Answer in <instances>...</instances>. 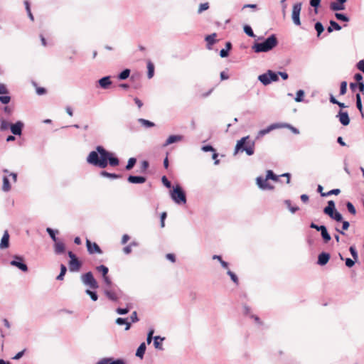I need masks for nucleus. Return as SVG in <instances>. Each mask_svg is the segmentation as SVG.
Returning <instances> with one entry per match:
<instances>
[{
	"instance_id": "obj_1",
	"label": "nucleus",
	"mask_w": 364,
	"mask_h": 364,
	"mask_svg": "<svg viewBox=\"0 0 364 364\" xmlns=\"http://www.w3.org/2000/svg\"><path fill=\"white\" fill-rule=\"evenodd\" d=\"M87 162L94 166L105 168L109 164L111 166H117L119 164V160L116 155L105 149L102 146H97L95 150L88 154Z\"/></svg>"
},
{
	"instance_id": "obj_2",
	"label": "nucleus",
	"mask_w": 364,
	"mask_h": 364,
	"mask_svg": "<svg viewBox=\"0 0 364 364\" xmlns=\"http://www.w3.org/2000/svg\"><path fill=\"white\" fill-rule=\"evenodd\" d=\"M278 44V40L275 34H272L262 42H255L252 49L257 53H267L275 48Z\"/></svg>"
},
{
	"instance_id": "obj_3",
	"label": "nucleus",
	"mask_w": 364,
	"mask_h": 364,
	"mask_svg": "<svg viewBox=\"0 0 364 364\" xmlns=\"http://www.w3.org/2000/svg\"><path fill=\"white\" fill-rule=\"evenodd\" d=\"M255 141L250 139V136H244L237 141L234 154L245 151L247 156H252L255 153Z\"/></svg>"
},
{
	"instance_id": "obj_4",
	"label": "nucleus",
	"mask_w": 364,
	"mask_h": 364,
	"mask_svg": "<svg viewBox=\"0 0 364 364\" xmlns=\"http://www.w3.org/2000/svg\"><path fill=\"white\" fill-rule=\"evenodd\" d=\"M171 198L178 205L186 204L187 201L186 193L180 185L173 187V190L171 191Z\"/></svg>"
},
{
	"instance_id": "obj_5",
	"label": "nucleus",
	"mask_w": 364,
	"mask_h": 364,
	"mask_svg": "<svg viewBox=\"0 0 364 364\" xmlns=\"http://www.w3.org/2000/svg\"><path fill=\"white\" fill-rule=\"evenodd\" d=\"M323 213L336 222H341L343 220L342 215L336 209L333 200L328 201L327 206L323 209Z\"/></svg>"
},
{
	"instance_id": "obj_6",
	"label": "nucleus",
	"mask_w": 364,
	"mask_h": 364,
	"mask_svg": "<svg viewBox=\"0 0 364 364\" xmlns=\"http://www.w3.org/2000/svg\"><path fill=\"white\" fill-rule=\"evenodd\" d=\"M258 80L264 85H268L272 82H277L279 80V72H274L268 70L266 73L258 76Z\"/></svg>"
},
{
	"instance_id": "obj_7",
	"label": "nucleus",
	"mask_w": 364,
	"mask_h": 364,
	"mask_svg": "<svg viewBox=\"0 0 364 364\" xmlns=\"http://www.w3.org/2000/svg\"><path fill=\"white\" fill-rule=\"evenodd\" d=\"M80 279L84 285L89 287L90 289H96L99 287L92 272H87L82 274Z\"/></svg>"
},
{
	"instance_id": "obj_8",
	"label": "nucleus",
	"mask_w": 364,
	"mask_h": 364,
	"mask_svg": "<svg viewBox=\"0 0 364 364\" xmlns=\"http://www.w3.org/2000/svg\"><path fill=\"white\" fill-rule=\"evenodd\" d=\"M12 260L10 261L11 266L16 267L18 269L23 272H26L28 270V266L24 261V258L18 255H15L12 257Z\"/></svg>"
},
{
	"instance_id": "obj_9",
	"label": "nucleus",
	"mask_w": 364,
	"mask_h": 364,
	"mask_svg": "<svg viewBox=\"0 0 364 364\" xmlns=\"http://www.w3.org/2000/svg\"><path fill=\"white\" fill-rule=\"evenodd\" d=\"M301 6L302 4L301 2H297L294 4L292 6L291 19L294 24L297 26H301V23L300 20Z\"/></svg>"
},
{
	"instance_id": "obj_10",
	"label": "nucleus",
	"mask_w": 364,
	"mask_h": 364,
	"mask_svg": "<svg viewBox=\"0 0 364 364\" xmlns=\"http://www.w3.org/2000/svg\"><path fill=\"white\" fill-rule=\"evenodd\" d=\"M309 226L311 228L321 232V237L325 243H328L331 240V237L325 225H318L314 223H311Z\"/></svg>"
},
{
	"instance_id": "obj_11",
	"label": "nucleus",
	"mask_w": 364,
	"mask_h": 364,
	"mask_svg": "<svg viewBox=\"0 0 364 364\" xmlns=\"http://www.w3.org/2000/svg\"><path fill=\"white\" fill-rule=\"evenodd\" d=\"M24 127V123L21 121H17L15 123H11L10 130L14 135L21 136Z\"/></svg>"
},
{
	"instance_id": "obj_12",
	"label": "nucleus",
	"mask_w": 364,
	"mask_h": 364,
	"mask_svg": "<svg viewBox=\"0 0 364 364\" xmlns=\"http://www.w3.org/2000/svg\"><path fill=\"white\" fill-rule=\"evenodd\" d=\"M86 246L87 249V252L90 255L93 254H102V250L100 247V246L96 242H92L90 240L87 239L86 240Z\"/></svg>"
},
{
	"instance_id": "obj_13",
	"label": "nucleus",
	"mask_w": 364,
	"mask_h": 364,
	"mask_svg": "<svg viewBox=\"0 0 364 364\" xmlns=\"http://www.w3.org/2000/svg\"><path fill=\"white\" fill-rule=\"evenodd\" d=\"M104 293L106 296L112 301H117L119 299L122 297V293L121 291L116 292L110 288H105Z\"/></svg>"
},
{
	"instance_id": "obj_14",
	"label": "nucleus",
	"mask_w": 364,
	"mask_h": 364,
	"mask_svg": "<svg viewBox=\"0 0 364 364\" xmlns=\"http://www.w3.org/2000/svg\"><path fill=\"white\" fill-rule=\"evenodd\" d=\"M280 127L281 126L279 125V123L272 124L269 126H268L267 128L259 131V132L257 133V135L256 136V139H258L262 137L263 136L266 135L267 134L269 133L271 131L276 129H279Z\"/></svg>"
},
{
	"instance_id": "obj_15",
	"label": "nucleus",
	"mask_w": 364,
	"mask_h": 364,
	"mask_svg": "<svg viewBox=\"0 0 364 364\" xmlns=\"http://www.w3.org/2000/svg\"><path fill=\"white\" fill-rule=\"evenodd\" d=\"M346 1L347 0H336L330 4V9L333 11H343L346 9Z\"/></svg>"
},
{
	"instance_id": "obj_16",
	"label": "nucleus",
	"mask_w": 364,
	"mask_h": 364,
	"mask_svg": "<svg viewBox=\"0 0 364 364\" xmlns=\"http://www.w3.org/2000/svg\"><path fill=\"white\" fill-rule=\"evenodd\" d=\"M256 181L258 187L262 190H272L274 188L267 182V178H263L262 177L259 176L257 178Z\"/></svg>"
},
{
	"instance_id": "obj_17",
	"label": "nucleus",
	"mask_w": 364,
	"mask_h": 364,
	"mask_svg": "<svg viewBox=\"0 0 364 364\" xmlns=\"http://www.w3.org/2000/svg\"><path fill=\"white\" fill-rule=\"evenodd\" d=\"M336 117L338 118L339 122L343 126H347L350 123V117L347 112L340 110L336 115Z\"/></svg>"
},
{
	"instance_id": "obj_18",
	"label": "nucleus",
	"mask_w": 364,
	"mask_h": 364,
	"mask_svg": "<svg viewBox=\"0 0 364 364\" xmlns=\"http://www.w3.org/2000/svg\"><path fill=\"white\" fill-rule=\"evenodd\" d=\"M96 364H126L123 359L113 360L111 358H104L100 360Z\"/></svg>"
},
{
	"instance_id": "obj_19",
	"label": "nucleus",
	"mask_w": 364,
	"mask_h": 364,
	"mask_svg": "<svg viewBox=\"0 0 364 364\" xmlns=\"http://www.w3.org/2000/svg\"><path fill=\"white\" fill-rule=\"evenodd\" d=\"M331 258V255L328 252H323L318 256L317 264L321 266L326 265Z\"/></svg>"
},
{
	"instance_id": "obj_20",
	"label": "nucleus",
	"mask_w": 364,
	"mask_h": 364,
	"mask_svg": "<svg viewBox=\"0 0 364 364\" xmlns=\"http://www.w3.org/2000/svg\"><path fill=\"white\" fill-rule=\"evenodd\" d=\"M127 181L131 183L140 184L145 183L146 178L142 176L129 175L127 178Z\"/></svg>"
},
{
	"instance_id": "obj_21",
	"label": "nucleus",
	"mask_w": 364,
	"mask_h": 364,
	"mask_svg": "<svg viewBox=\"0 0 364 364\" xmlns=\"http://www.w3.org/2000/svg\"><path fill=\"white\" fill-rule=\"evenodd\" d=\"M183 138L182 135H171L167 138L163 146L166 147L171 144L179 142L182 141Z\"/></svg>"
},
{
	"instance_id": "obj_22",
	"label": "nucleus",
	"mask_w": 364,
	"mask_h": 364,
	"mask_svg": "<svg viewBox=\"0 0 364 364\" xmlns=\"http://www.w3.org/2000/svg\"><path fill=\"white\" fill-rule=\"evenodd\" d=\"M65 251V245L63 242L58 240L54 244V252L55 255H62Z\"/></svg>"
},
{
	"instance_id": "obj_23",
	"label": "nucleus",
	"mask_w": 364,
	"mask_h": 364,
	"mask_svg": "<svg viewBox=\"0 0 364 364\" xmlns=\"http://www.w3.org/2000/svg\"><path fill=\"white\" fill-rule=\"evenodd\" d=\"M9 247V234L8 230H5L0 242V249L4 250Z\"/></svg>"
},
{
	"instance_id": "obj_24",
	"label": "nucleus",
	"mask_w": 364,
	"mask_h": 364,
	"mask_svg": "<svg viewBox=\"0 0 364 364\" xmlns=\"http://www.w3.org/2000/svg\"><path fill=\"white\" fill-rule=\"evenodd\" d=\"M81 266L82 263L77 258L74 260H70L69 262V269L70 272H73L79 271Z\"/></svg>"
},
{
	"instance_id": "obj_25",
	"label": "nucleus",
	"mask_w": 364,
	"mask_h": 364,
	"mask_svg": "<svg viewBox=\"0 0 364 364\" xmlns=\"http://www.w3.org/2000/svg\"><path fill=\"white\" fill-rule=\"evenodd\" d=\"M100 87L102 89H108L112 84L109 76H105L98 80Z\"/></svg>"
},
{
	"instance_id": "obj_26",
	"label": "nucleus",
	"mask_w": 364,
	"mask_h": 364,
	"mask_svg": "<svg viewBox=\"0 0 364 364\" xmlns=\"http://www.w3.org/2000/svg\"><path fill=\"white\" fill-rule=\"evenodd\" d=\"M330 26L327 28V32L328 33H332L333 31H340L342 27L334 20H330Z\"/></svg>"
},
{
	"instance_id": "obj_27",
	"label": "nucleus",
	"mask_w": 364,
	"mask_h": 364,
	"mask_svg": "<svg viewBox=\"0 0 364 364\" xmlns=\"http://www.w3.org/2000/svg\"><path fill=\"white\" fill-rule=\"evenodd\" d=\"M146 349V346L145 343H141L139 345V346L138 347V348L136 349V354H135L136 356L142 359L144 358Z\"/></svg>"
},
{
	"instance_id": "obj_28",
	"label": "nucleus",
	"mask_w": 364,
	"mask_h": 364,
	"mask_svg": "<svg viewBox=\"0 0 364 364\" xmlns=\"http://www.w3.org/2000/svg\"><path fill=\"white\" fill-rule=\"evenodd\" d=\"M165 339L164 337L160 336H156L154 337V346L155 348L159 350H163L161 342Z\"/></svg>"
},
{
	"instance_id": "obj_29",
	"label": "nucleus",
	"mask_w": 364,
	"mask_h": 364,
	"mask_svg": "<svg viewBox=\"0 0 364 364\" xmlns=\"http://www.w3.org/2000/svg\"><path fill=\"white\" fill-rule=\"evenodd\" d=\"M132 307L133 306L131 303H127L125 308L119 307L116 309V312L119 315H125L129 312Z\"/></svg>"
},
{
	"instance_id": "obj_30",
	"label": "nucleus",
	"mask_w": 364,
	"mask_h": 364,
	"mask_svg": "<svg viewBox=\"0 0 364 364\" xmlns=\"http://www.w3.org/2000/svg\"><path fill=\"white\" fill-rule=\"evenodd\" d=\"M244 32L250 37L252 38H257V36L255 35L253 30L252 27L249 25H245L243 27ZM262 37H257V40H261Z\"/></svg>"
},
{
	"instance_id": "obj_31",
	"label": "nucleus",
	"mask_w": 364,
	"mask_h": 364,
	"mask_svg": "<svg viewBox=\"0 0 364 364\" xmlns=\"http://www.w3.org/2000/svg\"><path fill=\"white\" fill-rule=\"evenodd\" d=\"M100 174L101 176L109 178L111 179H117L122 177L120 174L111 173L106 171H102Z\"/></svg>"
},
{
	"instance_id": "obj_32",
	"label": "nucleus",
	"mask_w": 364,
	"mask_h": 364,
	"mask_svg": "<svg viewBox=\"0 0 364 364\" xmlns=\"http://www.w3.org/2000/svg\"><path fill=\"white\" fill-rule=\"evenodd\" d=\"M147 77L149 79H151L154 75V65L150 60L147 62Z\"/></svg>"
},
{
	"instance_id": "obj_33",
	"label": "nucleus",
	"mask_w": 364,
	"mask_h": 364,
	"mask_svg": "<svg viewBox=\"0 0 364 364\" xmlns=\"http://www.w3.org/2000/svg\"><path fill=\"white\" fill-rule=\"evenodd\" d=\"M138 122L141 124V126L146 129L154 127L155 126L154 122L143 118L138 119Z\"/></svg>"
},
{
	"instance_id": "obj_34",
	"label": "nucleus",
	"mask_w": 364,
	"mask_h": 364,
	"mask_svg": "<svg viewBox=\"0 0 364 364\" xmlns=\"http://www.w3.org/2000/svg\"><path fill=\"white\" fill-rule=\"evenodd\" d=\"M215 37H216L215 33H212L210 35H208L205 37V40L207 42L208 48L209 49L210 48V46H213L215 43Z\"/></svg>"
},
{
	"instance_id": "obj_35",
	"label": "nucleus",
	"mask_w": 364,
	"mask_h": 364,
	"mask_svg": "<svg viewBox=\"0 0 364 364\" xmlns=\"http://www.w3.org/2000/svg\"><path fill=\"white\" fill-rule=\"evenodd\" d=\"M11 187L10 185L9 180L7 176H4L3 177V186H2V191L4 192H9L11 190Z\"/></svg>"
},
{
	"instance_id": "obj_36",
	"label": "nucleus",
	"mask_w": 364,
	"mask_h": 364,
	"mask_svg": "<svg viewBox=\"0 0 364 364\" xmlns=\"http://www.w3.org/2000/svg\"><path fill=\"white\" fill-rule=\"evenodd\" d=\"M314 28L317 33V37L319 38L321 36V33L324 31V27H323V24L321 23V22H320V21L316 22L314 24Z\"/></svg>"
},
{
	"instance_id": "obj_37",
	"label": "nucleus",
	"mask_w": 364,
	"mask_h": 364,
	"mask_svg": "<svg viewBox=\"0 0 364 364\" xmlns=\"http://www.w3.org/2000/svg\"><path fill=\"white\" fill-rule=\"evenodd\" d=\"M279 125L281 126L280 128H288L289 129H290L294 134H299V130L293 127L292 125H291L290 124H287V123H279Z\"/></svg>"
},
{
	"instance_id": "obj_38",
	"label": "nucleus",
	"mask_w": 364,
	"mask_h": 364,
	"mask_svg": "<svg viewBox=\"0 0 364 364\" xmlns=\"http://www.w3.org/2000/svg\"><path fill=\"white\" fill-rule=\"evenodd\" d=\"M355 98H356V107H357L358 109L359 110V112H360L362 117H363L362 100H361L360 93L356 94Z\"/></svg>"
},
{
	"instance_id": "obj_39",
	"label": "nucleus",
	"mask_w": 364,
	"mask_h": 364,
	"mask_svg": "<svg viewBox=\"0 0 364 364\" xmlns=\"http://www.w3.org/2000/svg\"><path fill=\"white\" fill-rule=\"evenodd\" d=\"M46 232H48V234L49 235V236L50 237V238L52 239V240L54 242H55L58 240V239L55 236V234L58 233V230H54L53 229H52L50 228H47Z\"/></svg>"
},
{
	"instance_id": "obj_40",
	"label": "nucleus",
	"mask_w": 364,
	"mask_h": 364,
	"mask_svg": "<svg viewBox=\"0 0 364 364\" xmlns=\"http://www.w3.org/2000/svg\"><path fill=\"white\" fill-rule=\"evenodd\" d=\"M130 75V70L129 69H124L123 70L119 75H118V79L120 80H126L129 77Z\"/></svg>"
},
{
	"instance_id": "obj_41",
	"label": "nucleus",
	"mask_w": 364,
	"mask_h": 364,
	"mask_svg": "<svg viewBox=\"0 0 364 364\" xmlns=\"http://www.w3.org/2000/svg\"><path fill=\"white\" fill-rule=\"evenodd\" d=\"M335 17L337 20L343 22H348L350 21L349 17L346 14L342 13H335Z\"/></svg>"
},
{
	"instance_id": "obj_42",
	"label": "nucleus",
	"mask_w": 364,
	"mask_h": 364,
	"mask_svg": "<svg viewBox=\"0 0 364 364\" xmlns=\"http://www.w3.org/2000/svg\"><path fill=\"white\" fill-rule=\"evenodd\" d=\"M96 269L98 272L101 273L102 274V277H105L106 275H107V273L109 272V269L107 267H106L105 265L104 264H101L100 266H97L96 267Z\"/></svg>"
},
{
	"instance_id": "obj_43",
	"label": "nucleus",
	"mask_w": 364,
	"mask_h": 364,
	"mask_svg": "<svg viewBox=\"0 0 364 364\" xmlns=\"http://www.w3.org/2000/svg\"><path fill=\"white\" fill-rule=\"evenodd\" d=\"M342 230H340L338 228H336V230L342 235H345L344 230H347L350 226V223L348 221L342 220Z\"/></svg>"
},
{
	"instance_id": "obj_44",
	"label": "nucleus",
	"mask_w": 364,
	"mask_h": 364,
	"mask_svg": "<svg viewBox=\"0 0 364 364\" xmlns=\"http://www.w3.org/2000/svg\"><path fill=\"white\" fill-rule=\"evenodd\" d=\"M66 272H67V267H65V265L62 264L60 265V272L57 276L56 279L57 280H63L64 276L66 274Z\"/></svg>"
},
{
	"instance_id": "obj_45",
	"label": "nucleus",
	"mask_w": 364,
	"mask_h": 364,
	"mask_svg": "<svg viewBox=\"0 0 364 364\" xmlns=\"http://www.w3.org/2000/svg\"><path fill=\"white\" fill-rule=\"evenodd\" d=\"M11 123H9V122H7L6 119H1L0 121V130L1 131H6L9 128L10 129V126H11Z\"/></svg>"
},
{
	"instance_id": "obj_46",
	"label": "nucleus",
	"mask_w": 364,
	"mask_h": 364,
	"mask_svg": "<svg viewBox=\"0 0 364 364\" xmlns=\"http://www.w3.org/2000/svg\"><path fill=\"white\" fill-rule=\"evenodd\" d=\"M136 158L132 157V158L129 159L127 164L126 165V167H125L126 170L129 171V170L132 169L133 167L134 166V165L136 164Z\"/></svg>"
},
{
	"instance_id": "obj_47",
	"label": "nucleus",
	"mask_w": 364,
	"mask_h": 364,
	"mask_svg": "<svg viewBox=\"0 0 364 364\" xmlns=\"http://www.w3.org/2000/svg\"><path fill=\"white\" fill-rule=\"evenodd\" d=\"M321 4V0H310L309 4L311 6L314 8L315 14H318V8L319 7Z\"/></svg>"
},
{
	"instance_id": "obj_48",
	"label": "nucleus",
	"mask_w": 364,
	"mask_h": 364,
	"mask_svg": "<svg viewBox=\"0 0 364 364\" xmlns=\"http://www.w3.org/2000/svg\"><path fill=\"white\" fill-rule=\"evenodd\" d=\"M304 91L303 90H299L296 93L295 101L297 102H302L304 100Z\"/></svg>"
},
{
	"instance_id": "obj_49",
	"label": "nucleus",
	"mask_w": 364,
	"mask_h": 364,
	"mask_svg": "<svg viewBox=\"0 0 364 364\" xmlns=\"http://www.w3.org/2000/svg\"><path fill=\"white\" fill-rule=\"evenodd\" d=\"M266 178L267 180L271 179L274 181H278V176L272 170H268L267 171Z\"/></svg>"
},
{
	"instance_id": "obj_50",
	"label": "nucleus",
	"mask_w": 364,
	"mask_h": 364,
	"mask_svg": "<svg viewBox=\"0 0 364 364\" xmlns=\"http://www.w3.org/2000/svg\"><path fill=\"white\" fill-rule=\"evenodd\" d=\"M85 293L90 296L93 301H96L98 299V295L96 291L86 289Z\"/></svg>"
},
{
	"instance_id": "obj_51",
	"label": "nucleus",
	"mask_w": 364,
	"mask_h": 364,
	"mask_svg": "<svg viewBox=\"0 0 364 364\" xmlns=\"http://www.w3.org/2000/svg\"><path fill=\"white\" fill-rule=\"evenodd\" d=\"M341 193V190L338 188H335L329 191L327 193H321V196L326 197L331 195H338Z\"/></svg>"
},
{
	"instance_id": "obj_52",
	"label": "nucleus",
	"mask_w": 364,
	"mask_h": 364,
	"mask_svg": "<svg viewBox=\"0 0 364 364\" xmlns=\"http://www.w3.org/2000/svg\"><path fill=\"white\" fill-rule=\"evenodd\" d=\"M227 274L228 275L230 276L231 280L236 284L237 285L239 284V279H238V277L234 273L232 272V271L230 270H228L227 271Z\"/></svg>"
},
{
	"instance_id": "obj_53",
	"label": "nucleus",
	"mask_w": 364,
	"mask_h": 364,
	"mask_svg": "<svg viewBox=\"0 0 364 364\" xmlns=\"http://www.w3.org/2000/svg\"><path fill=\"white\" fill-rule=\"evenodd\" d=\"M284 203L287 205V208L292 213H296L299 209V207H297V206H291V200H285Z\"/></svg>"
},
{
	"instance_id": "obj_54",
	"label": "nucleus",
	"mask_w": 364,
	"mask_h": 364,
	"mask_svg": "<svg viewBox=\"0 0 364 364\" xmlns=\"http://www.w3.org/2000/svg\"><path fill=\"white\" fill-rule=\"evenodd\" d=\"M349 251L350 252V255L353 257V259H354L355 261H358V254L356 248L354 246H350L349 247Z\"/></svg>"
},
{
	"instance_id": "obj_55",
	"label": "nucleus",
	"mask_w": 364,
	"mask_h": 364,
	"mask_svg": "<svg viewBox=\"0 0 364 364\" xmlns=\"http://www.w3.org/2000/svg\"><path fill=\"white\" fill-rule=\"evenodd\" d=\"M346 208H347V210H348V212L353 215H355L356 213V210H355V208L354 207V205H353V203L351 202H349L348 201L346 203Z\"/></svg>"
},
{
	"instance_id": "obj_56",
	"label": "nucleus",
	"mask_w": 364,
	"mask_h": 364,
	"mask_svg": "<svg viewBox=\"0 0 364 364\" xmlns=\"http://www.w3.org/2000/svg\"><path fill=\"white\" fill-rule=\"evenodd\" d=\"M209 9V4L208 2L200 4L199 5V8L198 10V14H201L202 12L208 10Z\"/></svg>"
},
{
	"instance_id": "obj_57",
	"label": "nucleus",
	"mask_w": 364,
	"mask_h": 364,
	"mask_svg": "<svg viewBox=\"0 0 364 364\" xmlns=\"http://www.w3.org/2000/svg\"><path fill=\"white\" fill-rule=\"evenodd\" d=\"M346 92H347V82L343 81V82H341V86H340V95H343L346 93Z\"/></svg>"
},
{
	"instance_id": "obj_58",
	"label": "nucleus",
	"mask_w": 364,
	"mask_h": 364,
	"mask_svg": "<svg viewBox=\"0 0 364 364\" xmlns=\"http://www.w3.org/2000/svg\"><path fill=\"white\" fill-rule=\"evenodd\" d=\"M11 101V97L9 95H0V102L2 104L7 105Z\"/></svg>"
},
{
	"instance_id": "obj_59",
	"label": "nucleus",
	"mask_w": 364,
	"mask_h": 364,
	"mask_svg": "<svg viewBox=\"0 0 364 364\" xmlns=\"http://www.w3.org/2000/svg\"><path fill=\"white\" fill-rule=\"evenodd\" d=\"M356 261L354 259L346 258L345 259L346 266L348 268H351L355 265Z\"/></svg>"
},
{
	"instance_id": "obj_60",
	"label": "nucleus",
	"mask_w": 364,
	"mask_h": 364,
	"mask_svg": "<svg viewBox=\"0 0 364 364\" xmlns=\"http://www.w3.org/2000/svg\"><path fill=\"white\" fill-rule=\"evenodd\" d=\"M154 330L153 328H151L148 333H147V338H146V342L148 344H150L151 341L154 340Z\"/></svg>"
},
{
	"instance_id": "obj_61",
	"label": "nucleus",
	"mask_w": 364,
	"mask_h": 364,
	"mask_svg": "<svg viewBox=\"0 0 364 364\" xmlns=\"http://www.w3.org/2000/svg\"><path fill=\"white\" fill-rule=\"evenodd\" d=\"M161 181L164 186H166V188H170L171 187V183L168 181L166 176H162Z\"/></svg>"
},
{
	"instance_id": "obj_62",
	"label": "nucleus",
	"mask_w": 364,
	"mask_h": 364,
	"mask_svg": "<svg viewBox=\"0 0 364 364\" xmlns=\"http://www.w3.org/2000/svg\"><path fill=\"white\" fill-rule=\"evenodd\" d=\"M201 150L204 152L212 151L215 152V149L211 145H205L201 147Z\"/></svg>"
},
{
	"instance_id": "obj_63",
	"label": "nucleus",
	"mask_w": 364,
	"mask_h": 364,
	"mask_svg": "<svg viewBox=\"0 0 364 364\" xmlns=\"http://www.w3.org/2000/svg\"><path fill=\"white\" fill-rule=\"evenodd\" d=\"M128 321V318H121V317H119L116 319L115 321V323L117 324V325H119V326H122V325H125V323L127 322Z\"/></svg>"
},
{
	"instance_id": "obj_64",
	"label": "nucleus",
	"mask_w": 364,
	"mask_h": 364,
	"mask_svg": "<svg viewBox=\"0 0 364 364\" xmlns=\"http://www.w3.org/2000/svg\"><path fill=\"white\" fill-rule=\"evenodd\" d=\"M357 68L364 73V60H360L357 65Z\"/></svg>"
}]
</instances>
